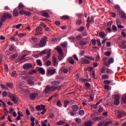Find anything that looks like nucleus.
Returning <instances> with one entry per match:
<instances>
[{
	"label": "nucleus",
	"instance_id": "f257e3e1",
	"mask_svg": "<svg viewBox=\"0 0 126 126\" xmlns=\"http://www.w3.org/2000/svg\"><path fill=\"white\" fill-rule=\"evenodd\" d=\"M21 80H27L29 85L32 86L34 85V82L31 80V77L29 76H22L18 78V81L20 82Z\"/></svg>",
	"mask_w": 126,
	"mask_h": 126
},
{
	"label": "nucleus",
	"instance_id": "f03ea898",
	"mask_svg": "<svg viewBox=\"0 0 126 126\" xmlns=\"http://www.w3.org/2000/svg\"><path fill=\"white\" fill-rule=\"evenodd\" d=\"M9 97H10V99H11L12 101L14 102V103H17L18 102V97L17 96H16V94H11V93L9 92L8 93Z\"/></svg>",
	"mask_w": 126,
	"mask_h": 126
},
{
	"label": "nucleus",
	"instance_id": "7ed1b4c3",
	"mask_svg": "<svg viewBox=\"0 0 126 126\" xmlns=\"http://www.w3.org/2000/svg\"><path fill=\"white\" fill-rule=\"evenodd\" d=\"M18 89L22 94H29V92H30L29 90H25L21 88V84H20L18 86Z\"/></svg>",
	"mask_w": 126,
	"mask_h": 126
},
{
	"label": "nucleus",
	"instance_id": "20e7f679",
	"mask_svg": "<svg viewBox=\"0 0 126 126\" xmlns=\"http://www.w3.org/2000/svg\"><path fill=\"white\" fill-rule=\"evenodd\" d=\"M47 39L48 38L46 36H44L43 38L41 39L39 43V47L40 48H43V47H45V46H46V44H47Z\"/></svg>",
	"mask_w": 126,
	"mask_h": 126
},
{
	"label": "nucleus",
	"instance_id": "39448f33",
	"mask_svg": "<svg viewBox=\"0 0 126 126\" xmlns=\"http://www.w3.org/2000/svg\"><path fill=\"white\" fill-rule=\"evenodd\" d=\"M12 17V16L10 14H7V13H5L3 15L1 18V21H5L6 19H7L8 18L9 19L11 18Z\"/></svg>",
	"mask_w": 126,
	"mask_h": 126
},
{
	"label": "nucleus",
	"instance_id": "423d86ee",
	"mask_svg": "<svg viewBox=\"0 0 126 126\" xmlns=\"http://www.w3.org/2000/svg\"><path fill=\"white\" fill-rule=\"evenodd\" d=\"M35 33H34V36H39V35H42V31H43V29L40 27H38L35 30Z\"/></svg>",
	"mask_w": 126,
	"mask_h": 126
},
{
	"label": "nucleus",
	"instance_id": "0eeeda50",
	"mask_svg": "<svg viewBox=\"0 0 126 126\" xmlns=\"http://www.w3.org/2000/svg\"><path fill=\"white\" fill-rule=\"evenodd\" d=\"M50 91H56V90H58L59 91L61 90L62 86H50Z\"/></svg>",
	"mask_w": 126,
	"mask_h": 126
},
{
	"label": "nucleus",
	"instance_id": "6e6552de",
	"mask_svg": "<svg viewBox=\"0 0 126 126\" xmlns=\"http://www.w3.org/2000/svg\"><path fill=\"white\" fill-rule=\"evenodd\" d=\"M38 93H32L30 94V97L31 100H35V99H36V97H38Z\"/></svg>",
	"mask_w": 126,
	"mask_h": 126
},
{
	"label": "nucleus",
	"instance_id": "1a4fd4ad",
	"mask_svg": "<svg viewBox=\"0 0 126 126\" xmlns=\"http://www.w3.org/2000/svg\"><path fill=\"white\" fill-rule=\"evenodd\" d=\"M120 97L119 95H116L115 96V100H114V104L116 106H118L119 104H120Z\"/></svg>",
	"mask_w": 126,
	"mask_h": 126
},
{
	"label": "nucleus",
	"instance_id": "9d476101",
	"mask_svg": "<svg viewBox=\"0 0 126 126\" xmlns=\"http://www.w3.org/2000/svg\"><path fill=\"white\" fill-rule=\"evenodd\" d=\"M56 73V69H47V75H54Z\"/></svg>",
	"mask_w": 126,
	"mask_h": 126
},
{
	"label": "nucleus",
	"instance_id": "9b49d317",
	"mask_svg": "<svg viewBox=\"0 0 126 126\" xmlns=\"http://www.w3.org/2000/svg\"><path fill=\"white\" fill-rule=\"evenodd\" d=\"M56 50L59 55L61 56V57H63V50H62V48H61L60 46H57Z\"/></svg>",
	"mask_w": 126,
	"mask_h": 126
},
{
	"label": "nucleus",
	"instance_id": "f8f14e48",
	"mask_svg": "<svg viewBox=\"0 0 126 126\" xmlns=\"http://www.w3.org/2000/svg\"><path fill=\"white\" fill-rule=\"evenodd\" d=\"M45 107L46 106L43 105H37L36 106V111H43Z\"/></svg>",
	"mask_w": 126,
	"mask_h": 126
},
{
	"label": "nucleus",
	"instance_id": "ddd939ff",
	"mask_svg": "<svg viewBox=\"0 0 126 126\" xmlns=\"http://www.w3.org/2000/svg\"><path fill=\"white\" fill-rule=\"evenodd\" d=\"M29 41L30 42H33L34 43H38V42L40 41V39L33 36L32 38H29Z\"/></svg>",
	"mask_w": 126,
	"mask_h": 126
},
{
	"label": "nucleus",
	"instance_id": "4468645a",
	"mask_svg": "<svg viewBox=\"0 0 126 126\" xmlns=\"http://www.w3.org/2000/svg\"><path fill=\"white\" fill-rule=\"evenodd\" d=\"M52 52V50L50 49L47 52V56H45L43 57L44 61H47V60L49 59V58L51 57V52Z\"/></svg>",
	"mask_w": 126,
	"mask_h": 126
},
{
	"label": "nucleus",
	"instance_id": "2eb2a0df",
	"mask_svg": "<svg viewBox=\"0 0 126 126\" xmlns=\"http://www.w3.org/2000/svg\"><path fill=\"white\" fill-rule=\"evenodd\" d=\"M51 91L50 86L48 85L45 87V89L43 90V93L45 94H48Z\"/></svg>",
	"mask_w": 126,
	"mask_h": 126
},
{
	"label": "nucleus",
	"instance_id": "dca6fc26",
	"mask_svg": "<svg viewBox=\"0 0 126 126\" xmlns=\"http://www.w3.org/2000/svg\"><path fill=\"white\" fill-rule=\"evenodd\" d=\"M32 64L31 63H26L24 65L23 67L24 69H29L31 68Z\"/></svg>",
	"mask_w": 126,
	"mask_h": 126
},
{
	"label": "nucleus",
	"instance_id": "f3484780",
	"mask_svg": "<svg viewBox=\"0 0 126 126\" xmlns=\"http://www.w3.org/2000/svg\"><path fill=\"white\" fill-rule=\"evenodd\" d=\"M116 24L118 26V28L119 29H123L124 28V26L121 25V21L119 19L116 20Z\"/></svg>",
	"mask_w": 126,
	"mask_h": 126
},
{
	"label": "nucleus",
	"instance_id": "a211bd4d",
	"mask_svg": "<svg viewBox=\"0 0 126 126\" xmlns=\"http://www.w3.org/2000/svg\"><path fill=\"white\" fill-rule=\"evenodd\" d=\"M52 60H53V64L54 66L55 67L58 66V61L57 60V59L55 58V57H52Z\"/></svg>",
	"mask_w": 126,
	"mask_h": 126
},
{
	"label": "nucleus",
	"instance_id": "6ab92c4d",
	"mask_svg": "<svg viewBox=\"0 0 126 126\" xmlns=\"http://www.w3.org/2000/svg\"><path fill=\"white\" fill-rule=\"evenodd\" d=\"M17 114L18 116L16 119V121H19L21 120V117H23V114H21V113H20V111H18Z\"/></svg>",
	"mask_w": 126,
	"mask_h": 126
},
{
	"label": "nucleus",
	"instance_id": "aec40b11",
	"mask_svg": "<svg viewBox=\"0 0 126 126\" xmlns=\"http://www.w3.org/2000/svg\"><path fill=\"white\" fill-rule=\"evenodd\" d=\"M61 82L59 81H53L51 82V84L53 86H58L57 85H59Z\"/></svg>",
	"mask_w": 126,
	"mask_h": 126
},
{
	"label": "nucleus",
	"instance_id": "412c9836",
	"mask_svg": "<svg viewBox=\"0 0 126 126\" xmlns=\"http://www.w3.org/2000/svg\"><path fill=\"white\" fill-rule=\"evenodd\" d=\"M82 63H85L86 64H89L90 63V61L85 59H83L81 61Z\"/></svg>",
	"mask_w": 126,
	"mask_h": 126
},
{
	"label": "nucleus",
	"instance_id": "4be33fe9",
	"mask_svg": "<svg viewBox=\"0 0 126 126\" xmlns=\"http://www.w3.org/2000/svg\"><path fill=\"white\" fill-rule=\"evenodd\" d=\"M72 109L73 112H77L79 109L78 106L77 105H74L72 106Z\"/></svg>",
	"mask_w": 126,
	"mask_h": 126
},
{
	"label": "nucleus",
	"instance_id": "5701e85b",
	"mask_svg": "<svg viewBox=\"0 0 126 126\" xmlns=\"http://www.w3.org/2000/svg\"><path fill=\"white\" fill-rule=\"evenodd\" d=\"M126 41H122V45L120 46V48L121 49H126Z\"/></svg>",
	"mask_w": 126,
	"mask_h": 126
},
{
	"label": "nucleus",
	"instance_id": "b1692460",
	"mask_svg": "<svg viewBox=\"0 0 126 126\" xmlns=\"http://www.w3.org/2000/svg\"><path fill=\"white\" fill-rule=\"evenodd\" d=\"M19 14V12H18V11L17 10V9H15L13 12V15L14 17L18 16Z\"/></svg>",
	"mask_w": 126,
	"mask_h": 126
},
{
	"label": "nucleus",
	"instance_id": "393cba45",
	"mask_svg": "<svg viewBox=\"0 0 126 126\" xmlns=\"http://www.w3.org/2000/svg\"><path fill=\"white\" fill-rule=\"evenodd\" d=\"M79 44L81 46H86V45H87L88 44V41H85L81 40V41H80Z\"/></svg>",
	"mask_w": 126,
	"mask_h": 126
},
{
	"label": "nucleus",
	"instance_id": "a878e982",
	"mask_svg": "<svg viewBox=\"0 0 126 126\" xmlns=\"http://www.w3.org/2000/svg\"><path fill=\"white\" fill-rule=\"evenodd\" d=\"M68 61L71 64H74V60H73V58L72 57H70L68 58Z\"/></svg>",
	"mask_w": 126,
	"mask_h": 126
},
{
	"label": "nucleus",
	"instance_id": "bb28decb",
	"mask_svg": "<svg viewBox=\"0 0 126 126\" xmlns=\"http://www.w3.org/2000/svg\"><path fill=\"white\" fill-rule=\"evenodd\" d=\"M103 64L104 65H105V66H110V64H109V63L107 62L106 58H105L103 60Z\"/></svg>",
	"mask_w": 126,
	"mask_h": 126
},
{
	"label": "nucleus",
	"instance_id": "cd10ccee",
	"mask_svg": "<svg viewBox=\"0 0 126 126\" xmlns=\"http://www.w3.org/2000/svg\"><path fill=\"white\" fill-rule=\"evenodd\" d=\"M38 71H39L40 73H41L43 75H44V74H45V73L46 72L45 71V69H44V68H39L38 69Z\"/></svg>",
	"mask_w": 126,
	"mask_h": 126
},
{
	"label": "nucleus",
	"instance_id": "c85d7f7f",
	"mask_svg": "<svg viewBox=\"0 0 126 126\" xmlns=\"http://www.w3.org/2000/svg\"><path fill=\"white\" fill-rule=\"evenodd\" d=\"M99 35H100L101 38H102V39H104L105 38V37L106 36H107L106 33H105V32H99Z\"/></svg>",
	"mask_w": 126,
	"mask_h": 126
},
{
	"label": "nucleus",
	"instance_id": "c756f323",
	"mask_svg": "<svg viewBox=\"0 0 126 126\" xmlns=\"http://www.w3.org/2000/svg\"><path fill=\"white\" fill-rule=\"evenodd\" d=\"M42 15L45 17H50V15L49 13L45 11L42 12Z\"/></svg>",
	"mask_w": 126,
	"mask_h": 126
},
{
	"label": "nucleus",
	"instance_id": "7c9ffc66",
	"mask_svg": "<svg viewBox=\"0 0 126 126\" xmlns=\"http://www.w3.org/2000/svg\"><path fill=\"white\" fill-rule=\"evenodd\" d=\"M68 39L70 42L73 43V42H74V40H75V37L73 36H71L69 37Z\"/></svg>",
	"mask_w": 126,
	"mask_h": 126
},
{
	"label": "nucleus",
	"instance_id": "2f4dec72",
	"mask_svg": "<svg viewBox=\"0 0 126 126\" xmlns=\"http://www.w3.org/2000/svg\"><path fill=\"white\" fill-rule=\"evenodd\" d=\"M36 63L38 64V65H39L40 66H42L43 65V63H42V61L41 60L38 59L36 61Z\"/></svg>",
	"mask_w": 126,
	"mask_h": 126
},
{
	"label": "nucleus",
	"instance_id": "473e14b6",
	"mask_svg": "<svg viewBox=\"0 0 126 126\" xmlns=\"http://www.w3.org/2000/svg\"><path fill=\"white\" fill-rule=\"evenodd\" d=\"M57 126H63L64 125V122L63 121H60L57 123Z\"/></svg>",
	"mask_w": 126,
	"mask_h": 126
},
{
	"label": "nucleus",
	"instance_id": "72a5a7b5",
	"mask_svg": "<svg viewBox=\"0 0 126 126\" xmlns=\"http://www.w3.org/2000/svg\"><path fill=\"white\" fill-rule=\"evenodd\" d=\"M17 54H14L10 57V60H14L15 58H17Z\"/></svg>",
	"mask_w": 126,
	"mask_h": 126
},
{
	"label": "nucleus",
	"instance_id": "f704fd0d",
	"mask_svg": "<svg viewBox=\"0 0 126 126\" xmlns=\"http://www.w3.org/2000/svg\"><path fill=\"white\" fill-rule=\"evenodd\" d=\"M90 17H88V19H87V23L86 24V27H87V28H89V25L90 24V22H91V21L90 20Z\"/></svg>",
	"mask_w": 126,
	"mask_h": 126
},
{
	"label": "nucleus",
	"instance_id": "c9c22d12",
	"mask_svg": "<svg viewBox=\"0 0 126 126\" xmlns=\"http://www.w3.org/2000/svg\"><path fill=\"white\" fill-rule=\"evenodd\" d=\"M69 103H70V101L69 100H64V107L65 108H66V107H67V105H68V104H69Z\"/></svg>",
	"mask_w": 126,
	"mask_h": 126
},
{
	"label": "nucleus",
	"instance_id": "e433bc0d",
	"mask_svg": "<svg viewBox=\"0 0 126 126\" xmlns=\"http://www.w3.org/2000/svg\"><path fill=\"white\" fill-rule=\"evenodd\" d=\"M101 78L103 79H108V78H109V75L107 74H103L102 75Z\"/></svg>",
	"mask_w": 126,
	"mask_h": 126
},
{
	"label": "nucleus",
	"instance_id": "4c0bfd02",
	"mask_svg": "<svg viewBox=\"0 0 126 126\" xmlns=\"http://www.w3.org/2000/svg\"><path fill=\"white\" fill-rule=\"evenodd\" d=\"M48 52H49V50H48L47 49H45L40 52V55H45L46 53L47 54H48Z\"/></svg>",
	"mask_w": 126,
	"mask_h": 126
},
{
	"label": "nucleus",
	"instance_id": "58836bf2",
	"mask_svg": "<svg viewBox=\"0 0 126 126\" xmlns=\"http://www.w3.org/2000/svg\"><path fill=\"white\" fill-rule=\"evenodd\" d=\"M92 126V122L90 121H88L85 123V126Z\"/></svg>",
	"mask_w": 126,
	"mask_h": 126
},
{
	"label": "nucleus",
	"instance_id": "ea45409f",
	"mask_svg": "<svg viewBox=\"0 0 126 126\" xmlns=\"http://www.w3.org/2000/svg\"><path fill=\"white\" fill-rule=\"evenodd\" d=\"M112 121H108L107 122L104 123V126H109V125H112Z\"/></svg>",
	"mask_w": 126,
	"mask_h": 126
},
{
	"label": "nucleus",
	"instance_id": "a19ab883",
	"mask_svg": "<svg viewBox=\"0 0 126 126\" xmlns=\"http://www.w3.org/2000/svg\"><path fill=\"white\" fill-rule=\"evenodd\" d=\"M4 69L6 72H8V65L7 64H4Z\"/></svg>",
	"mask_w": 126,
	"mask_h": 126
},
{
	"label": "nucleus",
	"instance_id": "79ce46f5",
	"mask_svg": "<svg viewBox=\"0 0 126 126\" xmlns=\"http://www.w3.org/2000/svg\"><path fill=\"white\" fill-rule=\"evenodd\" d=\"M106 69L107 68H106L105 67H102L100 70L101 73H104L106 71Z\"/></svg>",
	"mask_w": 126,
	"mask_h": 126
},
{
	"label": "nucleus",
	"instance_id": "37998d69",
	"mask_svg": "<svg viewBox=\"0 0 126 126\" xmlns=\"http://www.w3.org/2000/svg\"><path fill=\"white\" fill-rule=\"evenodd\" d=\"M61 46L63 48H66V46H67V42L65 41L63 43L61 44Z\"/></svg>",
	"mask_w": 126,
	"mask_h": 126
},
{
	"label": "nucleus",
	"instance_id": "c03bdc74",
	"mask_svg": "<svg viewBox=\"0 0 126 126\" xmlns=\"http://www.w3.org/2000/svg\"><path fill=\"white\" fill-rule=\"evenodd\" d=\"M61 18L62 19H69V17L68 15H65L61 17Z\"/></svg>",
	"mask_w": 126,
	"mask_h": 126
},
{
	"label": "nucleus",
	"instance_id": "a18cd8bd",
	"mask_svg": "<svg viewBox=\"0 0 126 126\" xmlns=\"http://www.w3.org/2000/svg\"><path fill=\"white\" fill-rule=\"evenodd\" d=\"M19 9H22V8H24V5L21 4V3H20L18 6Z\"/></svg>",
	"mask_w": 126,
	"mask_h": 126
},
{
	"label": "nucleus",
	"instance_id": "49530a36",
	"mask_svg": "<svg viewBox=\"0 0 126 126\" xmlns=\"http://www.w3.org/2000/svg\"><path fill=\"white\" fill-rule=\"evenodd\" d=\"M7 85L8 86V87H9V88H10L11 89H12V88H13V84L12 83H7Z\"/></svg>",
	"mask_w": 126,
	"mask_h": 126
},
{
	"label": "nucleus",
	"instance_id": "de8ad7c7",
	"mask_svg": "<svg viewBox=\"0 0 126 126\" xmlns=\"http://www.w3.org/2000/svg\"><path fill=\"white\" fill-rule=\"evenodd\" d=\"M84 31V27L82 26L78 29V31H79V32H82V31Z\"/></svg>",
	"mask_w": 126,
	"mask_h": 126
},
{
	"label": "nucleus",
	"instance_id": "09e8293b",
	"mask_svg": "<svg viewBox=\"0 0 126 126\" xmlns=\"http://www.w3.org/2000/svg\"><path fill=\"white\" fill-rule=\"evenodd\" d=\"M91 44H92L94 46L96 45V39H92L91 41Z\"/></svg>",
	"mask_w": 126,
	"mask_h": 126
},
{
	"label": "nucleus",
	"instance_id": "8fccbe9b",
	"mask_svg": "<svg viewBox=\"0 0 126 126\" xmlns=\"http://www.w3.org/2000/svg\"><path fill=\"white\" fill-rule=\"evenodd\" d=\"M106 73H107V74H112V73H113V70L108 69L106 71Z\"/></svg>",
	"mask_w": 126,
	"mask_h": 126
},
{
	"label": "nucleus",
	"instance_id": "3c124183",
	"mask_svg": "<svg viewBox=\"0 0 126 126\" xmlns=\"http://www.w3.org/2000/svg\"><path fill=\"white\" fill-rule=\"evenodd\" d=\"M32 14L31 13V12H30L29 11H26L25 13V15H26L27 16H31V15H32Z\"/></svg>",
	"mask_w": 126,
	"mask_h": 126
},
{
	"label": "nucleus",
	"instance_id": "603ef678",
	"mask_svg": "<svg viewBox=\"0 0 126 126\" xmlns=\"http://www.w3.org/2000/svg\"><path fill=\"white\" fill-rule=\"evenodd\" d=\"M51 63H52V62H51V61L50 60L47 61L46 63V66H49V65H51Z\"/></svg>",
	"mask_w": 126,
	"mask_h": 126
},
{
	"label": "nucleus",
	"instance_id": "864d4df0",
	"mask_svg": "<svg viewBox=\"0 0 126 126\" xmlns=\"http://www.w3.org/2000/svg\"><path fill=\"white\" fill-rule=\"evenodd\" d=\"M114 63V59L109 58L108 59V63Z\"/></svg>",
	"mask_w": 126,
	"mask_h": 126
},
{
	"label": "nucleus",
	"instance_id": "5fc2aeb1",
	"mask_svg": "<svg viewBox=\"0 0 126 126\" xmlns=\"http://www.w3.org/2000/svg\"><path fill=\"white\" fill-rule=\"evenodd\" d=\"M25 12H26V11L24 10H21L19 11V13H20V14H21V15H23V14L25 15Z\"/></svg>",
	"mask_w": 126,
	"mask_h": 126
},
{
	"label": "nucleus",
	"instance_id": "6e6d98bb",
	"mask_svg": "<svg viewBox=\"0 0 126 126\" xmlns=\"http://www.w3.org/2000/svg\"><path fill=\"white\" fill-rule=\"evenodd\" d=\"M112 29L115 31V32H117L118 29L117 28V26L116 25L112 26Z\"/></svg>",
	"mask_w": 126,
	"mask_h": 126
},
{
	"label": "nucleus",
	"instance_id": "4d7b16f0",
	"mask_svg": "<svg viewBox=\"0 0 126 126\" xmlns=\"http://www.w3.org/2000/svg\"><path fill=\"white\" fill-rule=\"evenodd\" d=\"M81 120L79 118H76V122L78 124H81Z\"/></svg>",
	"mask_w": 126,
	"mask_h": 126
},
{
	"label": "nucleus",
	"instance_id": "13d9d810",
	"mask_svg": "<svg viewBox=\"0 0 126 126\" xmlns=\"http://www.w3.org/2000/svg\"><path fill=\"white\" fill-rule=\"evenodd\" d=\"M81 23H82V21H81V20H78L76 22L77 25H81Z\"/></svg>",
	"mask_w": 126,
	"mask_h": 126
},
{
	"label": "nucleus",
	"instance_id": "bf43d9fd",
	"mask_svg": "<svg viewBox=\"0 0 126 126\" xmlns=\"http://www.w3.org/2000/svg\"><path fill=\"white\" fill-rule=\"evenodd\" d=\"M79 114L80 115V116H83V115H84V110H82L80 111L79 112Z\"/></svg>",
	"mask_w": 126,
	"mask_h": 126
},
{
	"label": "nucleus",
	"instance_id": "052dcab7",
	"mask_svg": "<svg viewBox=\"0 0 126 126\" xmlns=\"http://www.w3.org/2000/svg\"><path fill=\"white\" fill-rule=\"evenodd\" d=\"M2 95L3 97H6V96H7V92H6V91H4L2 93Z\"/></svg>",
	"mask_w": 126,
	"mask_h": 126
},
{
	"label": "nucleus",
	"instance_id": "680f3d73",
	"mask_svg": "<svg viewBox=\"0 0 126 126\" xmlns=\"http://www.w3.org/2000/svg\"><path fill=\"white\" fill-rule=\"evenodd\" d=\"M114 8H115V9H117V10H120V8H121V7L119 5H115L114 6Z\"/></svg>",
	"mask_w": 126,
	"mask_h": 126
},
{
	"label": "nucleus",
	"instance_id": "e2e57ef3",
	"mask_svg": "<svg viewBox=\"0 0 126 126\" xmlns=\"http://www.w3.org/2000/svg\"><path fill=\"white\" fill-rule=\"evenodd\" d=\"M104 124L105 122L104 121H101L98 124V126H102L104 125Z\"/></svg>",
	"mask_w": 126,
	"mask_h": 126
},
{
	"label": "nucleus",
	"instance_id": "0e129e2a",
	"mask_svg": "<svg viewBox=\"0 0 126 126\" xmlns=\"http://www.w3.org/2000/svg\"><path fill=\"white\" fill-rule=\"evenodd\" d=\"M13 50H14V45H10L9 50L11 51H13Z\"/></svg>",
	"mask_w": 126,
	"mask_h": 126
},
{
	"label": "nucleus",
	"instance_id": "69168bd1",
	"mask_svg": "<svg viewBox=\"0 0 126 126\" xmlns=\"http://www.w3.org/2000/svg\"><path fill=\"white\" fill-rule=\"evenodd\" d=\"M94 121H100L101 120V117H95L94 118Z\"/></svg>",
	"mask_w": 126,
	"mask_h": 126
},
{
	"label": "nucleus",
	"instance_id": "338daca9",
	"mask_svg": "<svg viewBox=\"0 0 126 126\" xmlns=\"http://www.w3.org/2000/svg\"><path fill=\"white\" fill-rule=\"evenodd\" d=\"M57 106H58V107H62V102H61V101L58 100L57 101Z\"/></svg>",
	"mask_w": 126,
	"mask_h": 126
},
{
	"label": "nucleus",
	"instance_id": "774afa93",
	"mask_svg": "<svg viewBox=\"0 0 126 126\" xmlns=\"http://www.w3.org/2000/svg\"><path fill=\"white\" fill-rule=\"evenodd\" d=\"M121 17H122L123 18H126V14H125L124 13H122L121 14Z\"/></svg>",
	"mask_w": 126,
	"mask_h": 126
}]
</instances>
